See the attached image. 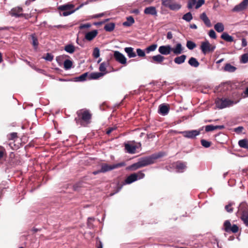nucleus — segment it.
I'll list each match as a JSON object with an SVG mask.
<instances>
[{"instance_id": "obj_44", "label": "nucleus", "mask_w": 248, "mask_h": 248, "mask_svg": "<svg viewBox=\"0 0 248 248\" xmlns=\"http://www.w3.org/2000/svg\"><path fill=\"white\" fill-rule=\"evenodd\" d=\"M31 36L32 41V45L33 46L34 48H37L38 45V40L34 35L32 34Z\"/></svg>"}, {"instance_id": "obj_53", "label": "nucleus", "mask_w": 248, "mask_h": 248, "mask_svg": "<svg viewBox=\"0 0 248 248\" xmlns=\"http://www.w3.org/2000/svg\"><path fill=\"white\" fill-rule=\"evenodd\" d=\"M209 36L213 39H216L217 38L216 33L213 30H211L208 33Z\"/></svg>"}, {"instance_id": "obj_7", "label": "nucleus", "mask_w": 248, "mask_h": 248, "mask_svg": "<svg viewBox=\"0 0 248 248\" xmlns=\"http://www.w3.org/2000/svg\"><path fill=\"white\" fill-rule=\"evenodd\" d=\"M124 165L125 163L124 162H121L113 165H108L106 163H104L102 164L101 168L100 170H99V171L101 172H106L107 171L124 166Z\"/></svg>"}, {"instance_id": "obj_52", "label": "nucleus", "mask_w": 248, "mask_h": 248, "mask_svg": "<svg viewBox=\"0 0 248 248\" xmlns=\"http://www.w3.org/2000/svg\"><path fill=\"white\" fill-rule=\"evenodd\" d=\"M92 25L90 23H87L84 24H81L79 27V29L82 30L84 29H89L91 27Z\"/></svg>"}, {"instance_id": "obj_33", "label": "nucleus", "mask_w": 248, "mask_h": 248, "mask_svg": "<svg viewBox=\"0 0 248 248\" xmlns=\"http://www.w3.org/2000/svg\"><path fill=\"white\" fill-rule=\"evenodd\" d=\"M236 68L234 66L230 63H227L224 66V70L229 72H233L236 70Z\"/></svg>"}, {"instance_id": "obj_55", "label": "nucleus", "mask_w": 248, "mask_h": 248, "mask_svg": "<svg viewBox=\"0 0 248 248\" xmlns=\"http://www.w3.org/2000/svg\"><path fill=\"white\" fill-rule=\"evenodd\" d=\"M105 15V13H102L98 14H95L91 16L92 18H97L103 16Z\"/></svg>"}, {"instance_id": "obj_6", "label": "nucleus", "mask_w": 248, "mask_h": 248, "mask_svg": "<svg viewBox=\"0 0 248 248\" xmlns=\"http://www.w3.org/2000/svg\"><path fill=\"white\" fill-rule=\"evenodd\" d=\"M235 103L233 101L227 98H218L216 101V106L220 109L231 106Z\"/></svg>"}, {"instance_id": "obj_17", "label": "nucleus", "mask_w": 248, "mask_h": 248, "mask_svg": "<svg viewBox=\"0 0 248 248\" xmlns=\"http://www.w3.org/2000/svg\"><path fill=\"white\" fill-rule=\"evenodd\" d=\"M97 33L98 31L97 30L92 31L85 34V38L88 41H91L96 36Z\"/></svg>"}, {"instance_id": "obj_31", "label": "nucleus", "mask_w": 248, "mask_h": 248, "mask_svg": "<svg viewBox=\"0 0 248 248\" xmlns=\"http://www.w3.org/2000/svg\"><path fill=\"white\" fill-rule=\"evenodd\" d=\"M115 25L114 23H109L105 25L104 29L107 31H112L115 28Z\"/></svg>"}, {"instance_id": "obj_21", "label": "nucleus", "mask_w": 248, "mask_h": 248, "mask_svg": "<svg viewBox=\"0 0 248 248\" xmlns=\"http://www.w3.org/2000/svg\"><path fill=\"white\" fill-rule=\"evenodd\" d=\"M133 48L131 47H127L124 48V51L127 53L129 58H134L136 56V53L133 51Z\"/></svg>"}, {"instance_id": "obj_63", "label": "nucleus", "mask_w": 248, "mask_h": 248, "mask_svg": "<svg viewBox=\"0 0 248 248\" xmlns=\"http://www.w3.org/2000/svg\"><path fill=\"white\" fill-rule=\"evenodd\" d=\"M190 28L191 29H197V26L195 24H192L190 25Z\"/></svg>"}, {"instance_id": "obj_16", "label": "nucleus", "mask_w": 248, "mask_h": 248, "mask_svg": "<svg viewBox=\"0 0 248 248\" xmlns=\"http://www.w3.org/2000/svg\"><path fill=\"white\" fill-rule=\"evenodd\" d=\"M124 147L126 152L129 154L135 153L137 149L136 145L129 143H125L124 144Z\"/></svg>"}, {"instance_id": "obj_37", "label": "nucleus", "mask_w": 248, "mask_h": 248, "mask_svg": "<svg viewBox=\"0 0 248 248\" xmlns=\"http://www.w3.org/2000/svg\"><path fill=\"white\" fill-rule=\"evenodd\" d=\"M157 47V44H154L148 46L145 49V51L147 53H149L150 52L155 51Z\"/></svg>"}, {"instance_id": "obj_60", "label": "nucleus", "mask_w": 248, "mask_h": 248, "mask_svg": "<svg viewBox=\"0 0 248 248\" xmlns=\"http://www.w3.org/2000/svg\"><path fill=\"white\" fill-rule=\"evenodd\" d=\"M247 45V42L245 38H242V46L245 47Z\"/></svg>"}, {"instance_id": "obj_41", "label": "nucleus", "mask_w": 248, "mask_h": 248, "mask_svg": "<svg viewBox=\"0 0 248 248\" xmlns=\"http://www.w3.org/2000/svg\"><path fill=\"white\" fill-rule=\"evenodd\" d=\"M88 75L87 73H84L80 75L79 77L76 78V81H85L86 79L87 76Z\"/></svg>"}, {"instance_id": "obj_4", "label": "nucleus", "mask_w": 248, "mask_h": 248, "mask_svg": "<svg viewBox=\"0 0 248 248\" xmlns=\"http://www.w3.org/2000/svg\"><path fill=\"white\" fill-rule=\"evenodd\" d=\"M78 118H76L75 121L78 124L79 119H81L83 121L86 123H89L91 118V114L88 110H80L77 112Z\"/></svg>"}, {"instance_id": "obj_56", "label": "nucleus", "mask_w": 248, "mask_h": 248, "mask_svg": "<svg viewBox=\"0 0 248 248\" xmlns=\"http://www.w3.org/2000/svg\"><path fill=\"white\" fill-rule=\"evenodd\" d=\"M232 203H230L225 206V209L228 212H232V208L231 207Z\"/></svg>"}, {"instance_id": "obj_30", "label": "nucleus", "mask_w": 248, "mask_h": 248, "mask_svg": "<svg viewBox=\"0 0 248 248\" xmlns=\"http://www.w3.org/2000/svg\"><path fill=\"white\" fill-rule=\"evenodd\" d=\"M109 65V63L108 62H103L101 63L99 66V71L101 73H105V74L107 73L106 68Z\"/></svg>"}, {"instance_id": "obj_48", "label": "nucleus", "mask_w": 248, "mask_h": 248, "mask_svg": "<svg viewBox=\"0 0 248 248\" xmlns=\"http://www.w3.org/2000/svg\"><path fill=\"white\" fill-rule=\"evenodd\" d=\"M136 51L139 57H143L145 56V51L140 48H137Z\"/></svg>"}, {"instance_id": "obj_38", "label": "nucleus", "mask_w": 248, "mask_h": 248, "mask_svg": "<svg viewBox=\"0 0 248 248\" xmlns=\"http://www.w3.org/2000/svg\"><path fill=\"white\" fill-rule=\"evenodd\" d=\"M182 18L187 22H190L192 19L193 16L191 13L190 12H188L185 14Z\"/></svg>"}, {"instance_id": "obj_2", "label": "nucleus", "mask_w": 248, "mask_h": 248, "mask_svg": "<svg viewBox=\"0 0 248 248\" xmlns=\"http://www.w3.org/2000/svg\"><path fill=\"white\" fill-rule=\"evenodd\" d=\"M74 5L73 4H67L59 6L58 9L59 11L62 12V13L61 12H60L61 16H66L75 12L76 10L74 9Z\"/></svg>"}, {"instance_id": "obj_8", "label": "nucleus", "mask_w": 248, "mask_h": 248, "mask_svg": "<svg viewBox=\"0 0 248 248\" xmlns=\"http://www.w3.org/2000/svg\"><path fill=\"white\" fill-rule=\"evenodd\" d=\"M216 48L215 45L211 44L209 41L206 40L202 42L201 46V49L204 54L207 53L213 52Z\"/></svg>"}, {"instance_id": "obj_49", "label": "nucleus", "mask_w": 248, "mask_h": 248, "mask_svg": "<svg viewBox=\"0 0 248 248\" xmlns=\"http://www.w3.org/2000/svg\"><path fill=\"white\" fill-rule=\"evenodd\" d=\"M201 144L202 145L205 147V148H208L211 145V143L210 142L207 141V140H201Z\"/></svg>"}, {"instance_id": "obj_22", "label": "nucleus", "mask_w": 248, "mask_h": 248, "mask_svg": "<svg viewBox=\"0 0 248 248\" xmlns=\"http://www.w3.org/2000/svg\"><path fill=\"white\" fill-rule=\"evenodd\" d=\"M241 219L244 224L248 227V211H243L241 217Z\"/></svg>"}, {"instance_id": "obj_26", "label": "nucleus", "mask_w": 248, "mask_h": 248, "mask_svg": "<svg viewBox=\"0 0 248 248\" xmlns=\"http://www.w3.org/2000/svg\"><path fill=\"white\" fill-rule=\"evenodd\" d=\"M186 168V165L184 163L177 162L176 165V169L178 172H183Z\"/></svg>"}, {"instance_id": "obj_12", "label": "nucleus", "mask_w": 248, "mask_h": 248, "mask_svg": "<svg viewBox=\"0 0 248 248\" xmlns=\"http://www.w3.org/2000/svg\"><path fill=\"white\" fill-rule=\"evenodd\" d=\"M158 52L161 55H169L172 50V47L170 45H165L160 46L158 48Z\"/></svg>"}, {"instance_id": "obj_11", "label": "nucleus", "mask_w": 248, "mask_h": 248, "mask_svg": "<svg viewBox=\"0 0 248 248\" xmlns=\"http://www.w3.org/2000/svg\"><path fill=\"white\" fill-rule=\"evenodd\" d=\"M114 58L115 60L122 64H125L126 63V58L124 54L121 53L118 51H115L113 54Z\"/></svg>"}, {"instance_id": "obj_46", "label": "nucleus", "mask_w": 248, "mask_h": 248, "mask_svg": "<svg viewBox=\"0 0 248 248\" xmlns=\"http://www.w3.org/2000/svg\"><path fill=\"white\" fill-rule=\"evenodd\" d=\"M93 55L95 58H97L100 56V50L98 47L93 49Z\"/></svg>"}, {"instance_id": "obj_3", "label": "nucleus", "mask_w": 248, "mask_h": 248, "mask_svg": "<svg viewBox=\"0 0 248 248\" xmlns=\"http://www.w3.org/2000/svg\"><path fill=\"white\" fill-rule=\"evenodd\" d=\"M23 9L20 7H16L13 8L10 12V15L16 17H24L25 19H29L31 16L28 14H23Z\"/></svg>"}, {"instance_id": "obj_23", "label": "nucleus", "mask_w": 248, "mask_h": 248, "mask_svg": "<svg viewBox=\"0 0 248 248\" xmlns=\"http://www.w3.org/2000/svg\"><path fill=\"white\" fill-rule=\"evenodd\" d=\"M221 38L228 42H232L234 41L233 37L227 32L223 33L221 35Z\"/></svg>"}, {"instance_id": "obj_19", "label": "nucleus", "mask_w": 248, "mask_h": 248, "mask_svg": "<svg viewBox=\"0 0 248 248\" xmlns=\"http://www.w3.org/2000/svg\"><path fill=\"white\" fill-rule=\"evenodd\" d=\"M224 128V126L221 125H207L205 126V130L206 132L212 131L216 129H222Z\"/></svg>"}, {"instance_id": "obj_9", "label": "nucleus", "mask_w": 248, "mask_h": 248, "mask_svg": "<svg viewBox=\"0 0 248 248\" xmlns=\"http://www.w3.org/2000/svg\"><path fill=\"white\" fill-rule=\"evenodd\" d=\"M203 128V127H202L199 130H192L182 131L180 132V133H181L185 138L188 139H194L200 134L201 131L202 130Z\"/></svg>"}, {"instance_id": "obj_28", "label": "nucleus", "mask_w": 248, "mask_h": 248, "mask_svg": "<svg viewBox=\"0 0 248 248\" xmlns=\"http://www.w3.org/2000/svg\"><path fill=\"white\" fill-rule=\"evenodd\" d=\"M188 63L191 66L194 67H198L200 64L199 62L196 60V59L193 57H191L189 59L188 61Z\"/></svg>"}, {"instance_id": "obj_25", "label": "nucleus", "mask_w": 248, "mask_h": 248, "mask_svg": "<svg viewBox=\"0 0 248 248\" xmlns=\"http://www.w3.org/2000/svg\"><path fill=\"white\" fill-rule=\"evenodd\" d=\"M215 30L218 32H223L224 30V26L221 22H218L214 25Z\"/></svg>"}, {"instance_id": "obj_32", "label": "nucleus", "mask_w": 248, "mask_h": 248, "mask_svg": "<svg viewBox=\"0 0 248 248\" xmlns=\"http://www.w3.org/2000/svg\"><path fill=\"white\" fill-rule=\"evenodd\" d=\"M105 74V73H101V72H94L90 74V78L92 79H97L102 76H103Z\"/></svg>"}, {"instance_id": "obj_10", "label": "nucleus", "mask_w": 248, "mask_h": 248, "mask_svg": "<svg viewBox=\"0 0 248 248\" xmlns=\"http://www.w3.org/2000/svg\"><path fill=\"white\" fill-rule=\"evenodd\" d=\"M224 227L225 232H232L233 233H236L238 232L239 230L238 227L236 225L233 224L232 226L229 220H226L224 222Z\"/></svg>"}, {"instance_id": "obj_43", "label": "nucleus", "mask_w": 248, "mask_h": 248, "mask_svg": "<svg viewBox=\"0 0 248 248\" xmlns=\"http://www.w3.org/2000/svg\"><path fill=\"white\" fill-rule=\"evenodd\" d=\"M196 46V44L191 41H187L186 42V46L190 50L194 49Z\"/></svg>"}, {"instance_id": "obj_5", "label": "nucleus", "mask_w": 248, "mask_h": 248, "mask_svg": "<svg viewBox=\"0 0 248 248\" xmlns=\"http://www.w3.org/2000/svg\"><path fill=\"white\" fill-rule=\"evenodd\" d=\"M144 176L145 174L141 171L132 173L126 178L123 185L131 184L138 179H142Z\"/></svg>"}, {"instance_id": "obj_64", "label": "nucleus", "mask_w": 248, "mask_h": 248, "mask_svg": "<svg viewBox=\"0 0 248 248\" xmlns=\"http://www.w3.org/2000/svg\"><path fill=\"white\" fill-rule=\"evenodd\" d=\"M245 94L247 96H248V87L246 89V90L244 92Z\"/></svg>"}, {"instance_id": "obj_35", "label": "nucleus", "mask_w": 248, "mask_h": 248, "mask_svg": "<svg viewBox=\"0 0 248 248\" xmlns=\"http://www.w3.org/2000/svg\"><path fill=\"white\" fill-rule=\"evenodd\" d=\"M73 65V62L69 60H66L64 61L63 66L65 70H69L71 69Z\"/></svg>"}, {"instance_id": "obj_50", "label": "nucleus", "mask_w": 248, "mask_h": 248, "mask_svg": "<svg viewBox=\"0 0 248 248\" xmlns=\"http://www.w3.org/2000/svg\"><path fill=\"white\" fill-rule=\"evenodd\" d=\"M46 61L51 62L53 59V56L49 53H46V56L44 57Z\"/></svg>"}, {"instance_id": "obj_18", "label": "nucleus", "mask_w": 248, "mask_h": 248, "mask_svg": "<svg viewBox=\"0 0 248 248\" xmlns=\"http://www.w3.org/2000/svg\"><path fill=\"white\" fill-rule=\"evenodd\" d=\"M200 18L207 27H211L212 26L211 21L205 13H203L201 15Z\"/></svg>"}, {"instance_id": "obj_59", "label": "nucleus", "mask_w": 248, "mask_h": 248, "mask_svg": "<svg viewBox=\"0 0 248 248\" xmlns=\"http://www.w3.org/2000/svg\"><path fill=\"white\" fill-rule=\"evenodd\" d=\"M172 37H173V35H172V32L170 31L168 32L167 34V38L168 39H171L172 38Z\"/></svg>"}, {"instance_id": "obj_15", "label": "nucleus", "mask_w": 248, "mask_h": 248, "mask_svg": "<svg viewBox=\"0 0 248 248\" xmlns=\"http://www.w3.org/2000/svg\"><path fill=\"white\" fill-rule=\"evenodd\" d=\"M169 107L167 105L161 104L159 106L158 112V113L165 116L167 115L169 112Z\"/></svg>"}, {"instance_id": "obj_36", "label": "nucleus", "mask_w": 248, "mask_h": 248, "mask_svg": "<svg viewBox=\"0 0 248 248\" xmlns=\"http://www.w3.org/2000/svg\"><path fill=\"white\" fill-rule=\"evenodd\" d=\"M134 23V19L132 16H129L127 18V20L123 23L124 26L129 27Z\"/></svg>"}, {"instance_id": "obj_29", "label": "nucleus", "mask_w": 248, "mask_h": 248, "mask_svg": "<svg viewBox=\"0 0 248 248\" xmlns=\"http://www.w3.org/2000/svg\"><path fill=\"white\" fill-rule=\"evenodd\" d=\"M152 59L154 62L158 63H161L165 60V58L161 55L158 54L157 55L153 56Z\"/></svg>"}, {"instance_id": "obj_51", "label": "nucleus", "mask_w": 248, "mask_h": 248, "mask_svg": "<svg viewBox=\"0 0 248 248\" xmlns=\"http://www.w3.org/2000/svg\"><path fill=\"white\" fill-rule=\"evenodd\" d=\"M204 2H205L204 0H198V1H196L195 8L196 9L199 8L204 3Z\"/></svg>"}, {"instance_id": "obj_20", "label": "nucleus", "mask_w": 248, "mask_h": 248, "mask_svg": "<svg viewBox=\"0 0 248 248\" xmlns=\"http://www.w3.org/2000/svg\"><path fill=\"white\" fill-rule=\"evenodd\" d=\"M171 51L176 55L180 54L183 51L182 45L180 43L177 44L174 48H172Z\"/></svg>"}, {"instance_id": "obj_58", "label": "nucleus", "mask_w": 248, "mask_h": 248, "mask_svg": "<svg viewBox=\"0 0 248 248\" xmlns=\"http://www.w3.org/2000/svg\"><path fill=\"white\" fill-rule=\"evenodd\" d=\"M116 129V127H109L107 129L106 133L107 134H109L111 132Z\"/></svg>"}, {"instance_id": "obj_34", "label": "nucleus", "mask_w": 248, "mask_h": 248, "mask_svg": "<svg viewBox=\"0 0 248 248\" xmlns=\"http://www.w3.org/2000/svg\"><path fill=\"white\" fill-rule=\"evenodd\" d=\"M64 50L67 52L72 54L74 52L75 50V48L73 45L69 44L65 46Z\"/></svg>"}, {"instance_id": "obj_27", "label": "nucleus", "mask_w": 248, "mask_h": 248, "mask_svg": "<svg viewBox=\"0 0 248 248\" xmlns=\"http://www.w3.org/2000/svg\"><path fill=\"white\" fill-rule=\"evenodd\" d=\"M239 146L245 149H248V140L247 139H242L238 141Z\"/></svg>"}, {"instance_id": "obj_47", "label": "nucleus", "mask_w": 248, "mask_h": 248, "mask_svg": "<svg viewBox=\"0 0 248 248\" xmlns=\"http://www.w3.org/2000/svg\"><path fill=\"white\" fill-rule=\"evenodd\" d=\"M196 0H189L188 1L187 8L189 9L192 8L194 6H196Z\"/></svg>"}, {"instance_id": "obj_42", "label": "nucleus", "mask_w": 248, "mask_h": 248, "mask_svg": "<svg viewBox=\"0 0 248 248\" xmlns=\"http://www.w3.org/2000/svg\"><path fill=\"white\" fill-rule=\"evenodd\" d=\"M162 4L166 7L169 8L173 2V0H161Z\"/></svg>"}, {"instance_id": "obj_57", "label": "nucleus", "mask_w": 248, "mask_h": 248, "mask_svg": "<svg viewBox=\"0 0 248 248\" xmlns=\"http://www.w3.org/2000/svg\"><path fill=\"white\" fill-rule=\"evenodd\" d=\"M244 129L242 126H239L234 129V131L237 133H240L242 132L243 129Z\"/></svg>"}, {"instance_id": "obj_45", "label": "nucleus", "mask_w": 248, "mask_h": 248, "mask_svg": "<svg viewBox=\"0 0 248 248\" xmlns=\"http://www.w3.org/2000/svg\"><path fill=\"white\" fill-rule=\"evenodd\" d=\"M241 62L243 63L248 62V53L244 54L241 56Z\"/></svg>"}, {"instance_id": "obj_40", "label": "nucleus", "mask_w": 248, "mask_h": 248, "mask_svg": "<svg viewBox=\"0 0 248 248\" xmlns=\"http://www.w3.org/2000/svg\"><path fill=\"white\" fill-rule=\"evenodd\" d=\"M141 167L142 166L140 163V162L139 161L138 162L131 165L130 167V169L132 170H135Z\"/></svg>"}, {"instance_id": "obj_1", "label": "nucleus", "mask_w": 248, "mask_h": 248, "mask_svg": "<svg viewBox=\"0 0 248 248\" xmlns=\"http://www.w3.org/2000/svg\"><path fill=\"white\" fill-rule=\"evenodd\" d=\"M163 156L162 153L158 154H155L149 156L141 158L139 161L142 167L147 166L148 165L152 164L155 162V160Z\"/></svg>"}, {"instance_id": "obj_24", "label": "nucleus", "mask_w": 248, "mask_h": 248, "mask_svg": "<svg viewBox=\"0 0 248 248\" xmlns=\"http://www.w3.org/2000/svg\"><path fill=\"white\" fill-rule=\"evenodd\" d=\"M186 59V56L185 55H182L180 56L176 57L174 62L175 63L178 64H181L184 63Z\"/></svg>"}, {"instance_id": "obj_14", "label": "nucleus", "mask_w": 248, "mask_h": 248, "mask_svg": "<svg viewBox=\"0 0 248 248\" xmlns=\"http://www.w3.org/2000/svg\"><path fill=\"white\" fill-rule=\"evenodd\" d=\"M144 13L147 15H151L154 16H157V12L156 9L154 6H149L146 7L144 10Z\"/></svg>"}, {"instance_id": "obj_61", "label": "nucleus", "mask_w": 248, "mask_h": 248, "mask_svg": "<svg viewBox=\"0 0 248 248\" xmlns=\"http://www.w3.org/2000/svg\"><path fill=\"white\" fill-rule=\"evenodd\" d=\"M11 139H13L17 137L16 133H12L11 134Z\"/></svg>"}, {"instance_id": "obj_54", "label": "nucleus", "mask_w": 248, "mask_h": 248, "mask_svg": "<svg viewBox=\"0 0 248 248\" xmlns=\"http://www.w3.org/2000/svg\"><path fill=\"white\" fill-rule=\"evenodd\" d=\"M6 154V150L2 146H0V159H1Z\"/></svg>"}, {"instance_id": "obj_39", "label": "nucleus", "mask_w": 248, "mask_h": 248, "mask_svg": "<svg viewBox=\"0 0 248 248\" xmlns=\"http://www.w3.org/2000/svg\"><path fill=\"white\" fill-rule=\"evenodd\" d=\"M181 7V5L179 3L173 2L169 8L171 10L176 11L179 10Z\"/></svg>"}, {"instance_id": "obj_62", "label": "nucleus", "mask_w": 248, "mask_h": 248, "mask_svg": "<svg viewBox=\"0 0 248 248\" xmlns=\"http://www.w3.org/2000/svg\"><path fill=\"white\" fill-rule=\"evenodd\" d=\"M104 23H105V21H101V22H94L93 23V24L94 25L98 26V25H102V24H104Z\"/></svg>"}, {"instance_id": "obj_13", "label": "nucleus", "mask_w": 248, "mask_h": 248, "mask_svg": "<svg viewBox=\"0 0 248 248\" xmlns=\"http://www.w3.org/2000/svg\"><path fill=\"white\" fill-rule=\"evenodd\" d=\"M248 6V0H243L240 3L236 5L232 9L234 12H240L245 9Z\"/></svg>"}]
</instances>
